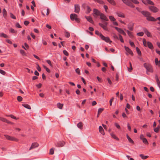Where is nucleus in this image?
<instances>
[{
	"instance_id": "f257e3e1",
	"label": "nucleus",
	"mask_w": 160,
	"mask_h": 160,
	"mask_svg": "<svg viewBox=\"0 0 160 160\" xmlns=\"http://www.w3.org/2000/svg\"><path fill=\"white\" fill-rule=\"evenodd\" d=\"M122 0L124 4L132 8H134V6L132 3L131 2H132L135 4H138L139 3V2L137 0Z\"/></svg>"
},
{
	"instance_id": "f03ea898",
	"label": "nucleus",
	"mask_w": 160,
	"mask_h": 160,
	"mask_svg": "<svg viewBox=\"0 0 160 160\" xmlns=\"http://www.w3.org/2000/svg\"><path fill=\"white\" fill-rule=\"evenodd\" d=\"M142 41L143 45L145 47L148 46L151 49H152L153 48L152 44L150 42H147L145 39H143Z\"/></svg>"
},
{
	"instance_id": "7ed1b4c3",
	"label": "nucleus",
	"mask_w": 160,
	"mask_h": 160,
	"mask_svg": "<svg viewBox=\"0 0 160 160\" xmlns=\"http://www.w3.org/2000/svg\"><path fill=\"white\" fill-rule=\"evenodd\" d=\"M144 66L147 69V72H153V70L152 66L150 65L147 64L145 63L144 64ZM147 73L148 74H149L148 72H147Z\"/></svg>"
},
{
	"instance_id": "20e7f679",
	"label": "nucleus",
	"mask_w": 160,
	"mask_h": 160,
	"mask_svg": "<svg viewBox=\"0 0 160 160\" xmlns=\"http://www.w3.org/2000/svg\"><path fill=\"white\" fill-rule=\"evenodd\" d=\"M147 20L149 21L155 22L157 20H158L159 22H158V24H160V17L157 18L156 19L155 18H154L150 16V15L148 16L147 18Z\"/></svg>"
},
{
	"instance_id": "39448f33",
	"label": "nucleus",
	"mask_w": 160,
	"mask_h": 160,
	"mask_svg": "<svg viewBox=\"0 0 160 160\" xmlns=\"http://www.w3.org/2000/svg\"><path fill=\"white\" fill-rule=\"evenodd\" d=\"M70 17L72 20H75L77 22H79V20L78 18V16L77 14H70Z\"/></svg>"
},
{
	"instance_id": "423d86ee",
	"label": "nucleus",
	"mask_w": 160,
	"mask_h": 160,
	"mask_svg": "<svg viewBox=\"0 0 160 160\" xmlns=\"http://www.w3.org/2000/svg\"><path fill=\"white\" fill-rule=\"evenodd\" d=\"M4 136L7 139L9 140L15 141L17 142L18 141V139L15 138L14 137H11L10 136L7 135H5Z\"/></svg>"
},
{
	"instance_id": "0eeeda50",
	"label": "nucleus",
	"mask_w": 160,
	"mask_h": 160,
	"mask_svg": "<svg viewBox=\"0 0 160 160\" xmlns=\"http://www.w3.org/2000/svg\"><path fill=\"white\" fill-rule=\"evenodd\" d=\"M100 37L102 40L105 41L106 42H109L110 43L112 42V41H110L109 38L105 37L102 34H100Z\"/></svg>"
},
{
	"instance_id": "6e6552de",
	"label": "nucleus",
	"mask_w": 160,
	"mask_h": 160,
	"mask_svg": "<svg viewBox=\"0 0 160 160\" xmlns=\"http://www.w3.org/2000/svg\"><path fill=\"white\" fill-rule=\"evenodd\" d=\"M65 144V142L63 141H59L55 144L56 147H63Z\"/></svg>"
},
{
	"instance_id": "1a4fd4ad",
	"label": "nucleus",
	"mask_w": 160,
	"mask_h": 160,
	"mask_svg": "<svg viewBox=\"0 0 160 160\" xmlns=\"http://www.w3.org/2000/svg\"><path fill=\"white\" fill-rule=\"evenodd\" d=\"M39 146V144L37 142H33L32 144V145L29 149V150L34 149L38 147Z\"/></svg>"
},
{
	"instance_id": "9d476101",
	"label": "nucleus",
	"mask_w": 160,
	"mask_h": 160,
	"mask_svg": "<svg viewBox=\"0 0 160 160\" xmlns=\"http://www.w3.org/2000/svg\"><path fill=\"white\" fill-rule=\"evenodd\" d=\"M149 8L151 11L154 12H156L158 11V9L156 7L153 6L149 7Z\"/></svg>"
},
{
	"instance_id": "9b49d317",
	"label": "nucleus",
	"mask_w": 160,
	"mask_h": 160,
	"mask_svg": "<svg viewBox=\"0 0 160 160\" xmlns=\"http://www.w3.org/2000/svg\"><path fill=\"white\" fill-rule=\"evenodd\" d=\"M142 2L145 4H147V3H148V4L152 5H154L153 2L150 0H146L145 1L144 0H142Z\"/></svg>"
},
{
	"instance_id": "f8f14e48",
	"label": "nucleus",
	"mask_w": 160,
	"mask_h": 160,
	"mask_svg": "<svg viewBox=\"0 0 160 160\" xmlns=\"http://www.w3.org/2000/svg\"><path fill=\"white\" fill-rule=\"evenodd\" d=\"M74 12L77 13H79L80 11V6L78 5L75 4L74 5Z\"/></svg>"
},
{
	"instance_id": "ddd939ff",
	"label": "nucleus",
	"mask_w": 160,
	"mask_h": 160,
	"mask_svg": "<svg viewBox=\"0 0 160 160\" xmlns=\"http://www.w3.org/2000/svg\"><path fill=\"white\" fill-rule=\"evenodd\" d=\"M82 7H83V8H85V7H86V13H89L91 11V9L90 8V7H89L88 6H86L85 4H83L82 5Z\"/></svg>"
},
{
	"instance_id": "4468645a",
	"label": "nucleus",
	"mask_w": 160,
	"mask_h": 160,
	"mask_svg": "<svg viewBox=\"0 0 160 160\" xmlns=\"http://www.w3.org/2000/svg\"><path fill=\"white\" fill-rule=\"evenodd\" d=\"M124 48L125 50L128 53L132 56L133 55V53L132 51L128 47L126 46H125Z\"/></svg>"
},
{
	"instance_id": "2eb2a0df",
	"label": "nucleus",
	"mask_w": 160,
	"mask_h": 160,
	"mask_svg": "<svg viewBox=\"0 0 160 160\" xmlns=\"http://www.w3.org/2000/svg\"><path fill=\"white\" fill-rule=\"evenodd\" d=\"M100 18L102 20H104L106 21H108V19L106 17L105 15L104 14L102 13H101L100 15Z\"/></svg>"
},
{
	"instance_id": "dca6fc26",
	"label": "nucleus",
	"mask_w": 160,
	"mask_h": 160,
	"mask_svg": "<svg viewBox=\"0 0 160 160\" xmlns=\"http://www.w3.org/2000/svg\"><path fill=\"white\" fill-rule=\"evenodd\" d=\"M141 13L145 16L147 18L148 16L150 15V13L149 12L145 11H142Z\"/></svg>"
},
{
	"instance_id": "f3484780",
	"label": "nucleus",
	"mask_w": 160,
	"mask_h": 160,
	"mask_svg": "<svg viewBox=\"0 0 160 160\" xmlns=\"http://www.w3.org/2000/svg\"><path fill=\"white\" fill-rule=\"evenodd\" d=\"M0 120H1L2 121L5 122H7V123H9V124H12L13 123L9 121L8 120L6 119L0 117Z\"/></svg>"
},
{
	"instance_id": "a211bd4d",
	"label": "nucleus",
	"mask_w": 160,
	"mask_h": 160,
	"mask_svg": "<svg viewBox=\"0 0 160 160\" xmlns=\"http://www.w3.org/2000/svg\"><path fill=\"white\" fill-rule=\"evenodd\" d=\"M93 12L94 14L93 15V16L95 17V16L94 14L96 15H100V14H101L100 12L97 9H94L93 10Z\"/></svg>"
},
{
	"instance_id": "6ab92c4d",
	"label": "nucleus",
	"mask_w": 160,
	"mask_h": 160,
	"mask_svg": "<svg viewBox=\"0 0 160 160\" xmlns=\"http://www.w3.org/2000/svg\"><path fill=\"white\" fill-rule=\"evenodd\" d=\"M116 14L119 17L124 18H125V16L124 14L120 12H116Z\"/></svg>"
},
{
	"instance_id": "aec40b11",
	"label": "nucleus",
	"mask_w": 160,
	"mask_h": 160,
	"mask_svg": "<svg viewBox=\"0 0 160 160\" xmlns=\"http://www.w3.org/2000/svg\"><path fill=\"white\" fill-rule=\"evenodd\" d=\"M144 31L145 33L147 35V36L148 37H151V35L150 32H149L147 29H144Z\"/></svg>"
},
{
	"instance_id": "412c9836",
	"label": "nucleus",
	"mask_w": 160,
	"mask_h": 160,
	"mask_svg": "<svg viewBox=\"0 0 160 160\" xmlns=\"http://www.w3.org/2000/svg\"><path fill=\"white\" fill-rule=\"evenodd\" d=\"M99 25L101 27H102L105 30L108 31V29L107 28L106 26H105L103 24L101 23H99Z\"/></svg>"
},
{
	"instance_id": "4be33fe9",
	"label": "nucleus",
	"mask_w": 160,
	"mask_h": 160,
	"mask_svg": "<svg viewBox=\"0 0 160 160\" xmlns=\"http://www.w3.org/2000/svg\"><path fill=\"white\" fill-rule=\"evenodd\" d=\"M99 132L102 134L104 135V130L102 126H100L99 128Z\"/></svg>"
},
{
	"instance_id": "5701e85b",
	"label": "nucleus",
	"mask_w": 160,
	"mask_h": 160,
	"mask_svg": "<svg viewBox=\"0 0 160 160\" xmlns=\"http://www.w3.org/2000/svg\"><path fill=\"white\" fill-rule=\"evenodd\" d=\"M85 18L89 22L91 23H93V21L91 17L86 16Z\"/></svg>"
},
{
	"instance_id": "b1692460",
	"label": "nucleus",
	"mask_w": 160,
	"mask_h": 160,
	"mask_svg": "<svg viewBox=\"0 0 160 160\" xmlns=\"http://www.w3.org/2000/svg\"><path fill=\"white\" fill-rule=\"evenodd\" d=\"M3 14L4 18H6L7 16V12L5 8L3 10Z\"/></svg>"
},
{
	"instance_id": "393cba45",
	"label": "nucleus",
	"mask_w": 160,
	"mask_h": 160,
	"mask_svg": "<svg viewBox=\"0 0 160 160\" xmlns=\"http://www.w3.org/2000/svg\"><path fill=\"white\" fill-rule=\"evenodd\" d=\"M77 127L80 129H82V122H79L77 124Z\"/></svg>"
},
{
	"instance_id": "a878e982",
	"label": "nucleus",
	"mask_w": 160,
	"mask_h": 160,
	"mask_svg": "<svg viewBox=\"0 0 160 160\" xmlns=\"http://www.w3.org/2000/svg\"><path fill=\"white\" fill-rule=\"evenodd\" d=\"M63 106V104H61L60 103H58L57 104V106L59 109H62V108Z\"/></svg>"
},
{
	"instance_id": "bb28decb",
	"label": "nucleus",
	"mask_w": 160,
	"mask_h": 160,
	"mask_svg": "<svg viewBox=\"0 0 160 160\" xmlns=\"http://www.w3.org/2000/svg\"><path fill=\"white\" fill-rule=\"evenodd\" d=\"M126 31L128 33V36L130 38H132L133 37V36L132 32H130L128 30H126Z\"/></svg>"
},
{
	"instance_id": "cd10ccee",
	"label": "nucleus",
	"mask_w": 160,
	"mask_h": 160,
	"mask_svg": "<svg viewBox=\"0 0 160 160\" xmlns=\"http://www.w3.org/2000/svg\"><path fill=\"white\" fill-rule=\"evenodd\" d=\"M110 3L113 5H116V3L114 0H107Z\"/></svg>"
},
{
	"instance_id": "c85d7f7f",
	"label": "nucleus",
	"mask_w": 160,
	"mask_h": 160,
	"mask_svg": "<svg viewBox=\"0 0 160 160\" xmlns=\"http://www.w3.org/2000/svg\"><path fill=\"white\" fill-rule=\"evenodd\" d=\"M115 28L120 33H122V32L123 31L121 29L118 28L117 27H115Z\"/></svg>"
},
{
	"instance_id": "c756f323",
	"label": "nucleus",
	"mask_w": 160,
	"mask_h": 160,
	"mask_svg": "<svg viewBox=\"0 0 160 160\" xmlns=\"http://www.w3.org/2000/svg\"><path fill=\"white\" fill-rule=\"evenodd\" d=\"M22 105L25 108H27L29 109H31V108L30 106L27 104H22Z\"/></svg>"
},
{
	"instance_id": "7c9ffc66",
	"label": "nucleus",
	"mask_w": 160,
	"mask_h": 160,
	"mask_svg": "<svg viewBox=\"0 0 160 160\" xmlns=\"http://www.w3.org/2000/svg\"><path fill=\"white\" fill-rule=\"evenodd\" d=\"M156 79L158 86L160 88V82L157 76H156Z\"/></svg>"
},
{
	"instance_id": "2f4dec72",
	"label": "nucleus",
	"mask_w": 160,
	"mask_h": 160,
	"mask_svg": "<svg viewBox=\"0 0 160 160\" xmlns=\"http://www.w3.org/2000/svg\"><path fill=\"white\" fill-rule=\"evenodd\" d=\"M140 156L141 158L142 159H146L148 157V156H144L142 154H140Z\"/></svg>"
},
{
	"instance_id": "473e14b6",
	"label": "nucleus",
	"mask_w": 160,
	"mask_h": 160,
	"mask_svg": "<svg viewBox=\"0 0 160 160\" xmlns=\"http://www.w3.org/2000/svg\"><path fill=\"white\" fill-rule=\"evenodd\" d=\"M127 137L128 140L130 142L132 143H134L133 141L129 137L128 134L127 135Z\"/></svg>"
},
{
	"instance_id": "72a5a7b5",
	"label": "nucleus",
	"mask_w": 160,
	"mask_h": 160,
	"mask_svg": "<svg viewBox=\"0 0 160 160\" xmlns=\"http://www.w3.org/2000/svg\"><path fill=\"white\" fill-rule=\"evenodd\" d=\"M128 28L130 30L132 31L133 30V25L129 24L128 25Z\"/></svg>"
},
{
	"instance_id": "f704fd0d",
	"label": "nucleus",
	"mask_w": 160,
	"mask_h": 160,
	"mask_svg": "<svg viewBox=\"0 0 160 160\" xmlns=\"http://www.w3.org/2000/svg\"><path fill=\"white\" fill-rule=\"evenodd\" d=\"M111 136L112 137V138H114V139H116L117 140H119V139H118V138H117V137L115 135H114V134H113V133H111Z\"/></svg>"
},
{
	"instance_id": "c9c22d12",
	"label": "nucleus",
	"mask_w": 160,
	"mask_h": 160,
	"mask_svg": "<svg viewBox=\"0 0 160 160\" xmlns=\"http://www.w3.org/2000/svg\"><path fill=\"white\" fill-rule=\"evenodd\" d=\"M129 64L130 66V68H128V69L129 72H131L132 69V64L131 62H129Z\"/></svg>"
},
{
	"instance_id": "e433bc0d",
	"label": "nucleus",
	"mask_w": 160,
	"mask_h": 160,
	"mask_svg": "<svg viewBox=\"0 0 160 160\" xmlns=\"http://www.w3.org/2000/svg\"><path fill=\"white\" fill-rule=\"evenodd\" d=\"M109 18L110 20L111 21H115L116 20V19L114 18V17L112 16H109Z\"/></svg>"
},
{
	"instance_id": "4c0bfd02",
	"label": "nucleus",
	"mask_w": 160,
	"mask_h": 160,
	"mask_svg": "<svg viewBox=\"0 0 160 160\" xmlns=\"http://www.w3.org/2000/svg\"><path fill=\"white\" fill-rule=\"evenodd\" d=\"M65 36L67 38H68L70 36V34L68 32L66 31L65 32Z\"/></svg>"
},
{
	"instance_id": "58836bf2",
	"label": "nucleus",
	"mask_w": 160,
	"mask_h": 160,
	"mask_svg": "<svg viewBox=\"0 0 160 160\" xmlns=\"http://www.w3.org/2000/svg\"><path fill=\"white\" fill-rule=\"evenodd\" d=\"M142 140L143 142L145 144H148V142L147 141V139L146 138H144Z\"/></svg>"
},
{
	"instance_id": "ea45409f",
	"label": "nucleus",
	"mask_w": 160,
	"mask_h": 160,
	"mask_svg": "<svg viewBox=\"0 0 160 160\" xmlns=\"http://www.w3.org/2000/svg\"><path fill=\"white\" fill-rule=\"evenodd\" d=\"M103 109H104L103 108H99L98 110V114H99L100 113H101L102 112L103 110Z\"/></svg>"
},
{
	"instance_id": "a19ab883",
	"label": "nucleus",
	"mask_w": 160,
	"mask_h": 160,
	"mask_svg": "<svg viewBox=\"0 0 160 160\" xmlns=\"http://www.w3.org/2000/svg\"><path fill=\"white\" fill-rule=\"evenodd\" d=\"M136 49L138 54L139 55H141V53L138 47H137Z\"/></svg>"
},
{
	"instance_id": "79ce46f5",
	"label": "nucleus",
	"mask_w": 160,
	"mask_h": 160,
	"mask_svg": "<svg viewBox=\"0 0 160 160\" xmlns=\"http://www.w3.org/2000/svg\"><path fill=\"white\" fill-rule=\"evenodd\" d=\"M17 100L19 102H21L22 100V98L21 97L18 96L17 97Z\"/></svg>"
},
{
	"instance_id": "37998d69",
	"label": "nucleus",
	"mask_w": 160,
	"mask_h": 160,
	"mask_svg": "<svg viewBox=\"0 0 160 160\" xmlns=\"http://www.w3.org/2000/svg\"><path fill=\"white\" fill-rule=\"evenodd\" d=\"M144 33L143 32H141L137 33V35L140 36H143Z\"/></svg>"
},
{
	"instance_id": "c03bdc74",
	"label": "nucleus",
	"mask_w": 160,
	"mask_h": 160,
	"mask_svg": "<svg viewBox=\"0 0 160 160\" xmlns=\"http://www.w3.org/2000/svg\"><path fill=\"white\" fill-rule=\"evenodd\" d=\"M10 17L14 19H16V18L15 16L12 13H10Z\"/></svg>"
},
{
	"instance_id": "a18cd8bd",
	"label": "nucleus",
	"mask_w": 160,
	"mask_h": 160,
	"mask_svg": "<svg viewBox=\"0 0 160 160\" xmlns=\"http://www.w3.org/2000/svg\"><path fill=\"white\" fill-rule=\"evenodd\" d=\"M119 39H120L121 42H124V41L123 40L122 37L120 35H119Z\"/></svg>"
},
{
	"instance_id": "49530a36",
	"label": "nucleus",
	"mask_w": 160,
	"mask_h": 160,
	"mask_svg": "<svg viewBox=\"0 0 160 160\" xmlns=\"http://www.w3.org/2000/svg\"><path fill=\"white\" fill-rule=\"evenodd\" d=\"M9 31L12 33H15L17 31H15L13 28H11L10 29Z\"/></svg>"
},
{
	"instance_id": "de8ad7c7",
	"label": "nucleus",
	"mask_w": 160,
	"mask_h": 160,
	"mask_svg": "<svg viewBox=\"0 0 160 160\" xmlns=\"http://www.w3.org/2000/svg\"><path fill=\"white\" fill-rule=\"evenodd\" d=\"M63 54L67 56H68V52L66 50H63Z\"/></svg>"
},
{
	"instance_id": "09e8293b",
	"label": "nucleus",
	"mask_w": 160,
	"mask_h": 160,
	"mask_svg": "<svg viewBox=\"0 0 160 160\" xmlns=\"http://www.w3.org/2000/svg\"><path fill=\"white\" fill-rule=\"evenodd\" d=\"M54 151L53 149L52 148L50 150V154L52 155L54 154Z\"/></svg>"
},
{
	"instance_id": "8fccbe9b",
	"label": "nucleus",
	"mask_w": 160,
	"mask_h": 160,
	"mask_svg": "<svg viewBox=\"0 0 160 160\" xmlns=\"http://www.w3.org/2000/svg\"><path fill=\"white\" fill-rule=\"evenodd\" d=\"M7 116H8V117H10L12 118H13V119H17V118H16V117H14V116H13L12 115H7Z\"/></svg>"
},
{
	"instance_id": "3c124183",
	"label": "nucleus",
	"mask_w": 160,
	"mask_h": 160,
	"mask_svg": "<svg viewBox=\"0 0 160 160\" xmlns=\"http://www.w3.org/2000/svg\"><path fill=\"white\" fill-rule=\"evenodd\" d=\"M75 71L78 74H80V71L79 68H77L76 69Z\"/></svg>"
},
{
	"instance_id": "603ef678",
	"label": "nucleus",
	"mask_w": 160,
	"mask_h": 160,
	"mask_svg": "<svg viewBox=\"0 0 160 160\" xmlns=\"http://www.w3.org/2000/svg\"><path fill=\"white\" fill-rule=\"evenodd\" d=\"M113 36L114 38L118 39H119L118 37L115 33H113Z\"/></svg>"
},
{
	"instance_id": "864d4df0",
	"label": "nucleus",
	"mask_w": 160,
	"mask_h": 160,
	"mask_svg": "<svg viewBox=\"0 0 160 160\" xmlns=\"http://www.w3.org/2000/svg\"><path fill=\"white\" fill-rule=\"evenodd\" d=\"M130 44L131 45V46L132 47H134L135 45L134 43L133 42H131V41H130L129 42Z\"/></svg>"
},
{
	"instance_id": "5fc2aeb1",
	"label": "nucleus",
	"mask_w": 160,
	"mask_h": 160,
	"mask_svg": "<svg viewBox=\"0 0 160 160\" xmlns=\"http://www.w3.org/2000/svg\"><path fill=\"white\" fill-rule=\"evenodd\" d=\"M46 62L48 64L50 65V66H51V67H52V64H51V61L50 60H47L46 61Z\"/></svg>"
},
{
	"instance_id": "6e6d98bb",
	"label": "nucleus",
	"mask_w": 160,
	"mask_h": 160,
	"mask_svg": "<svg viewBox=\"0 0 160 160\" xmlns=\"http://www.w3.org/2000/svg\"><path fill=\"white\" fill-rule=\"evenodd\" d=\"M0 73H1L2 75H4L5 74L6 72L0 69Z\"/></svg>"
},
{
	"instance_id": "4d7b16f0",
	"label": "nucleus",
	"mask_w": 160,
	"mask_h": 160,
	"mask_svg": "<svg viewBox=\"0 0 160 160\" xmlns=\"http://www.w3.org/2000/svg\"><path fill=\"white\" fill-rule=\"evenodd\" d=\"M114 99V98H112L110 100V105L111 106L112 105V102L113 101Z\"/></svg>"
},
{
	"instance_id": "13d9d810",
	"label": "nucleus",
	"mask_w": 160,
	"mask_h": 160,
	"mask_svg": "<svg viewBox=\"0 0 160 160\" xmlns=\"http://www.w3.org/2000/svg\"><path fill=\"white\" fill-rule=\"evenodd\" d=\"M127 127L128 130L130 131H131V128L130 126V124L129 123H128L127 124Z\"/></svg>"
},
{
	"instance_id": "bf43d9fd",
	"label": "nucleus",
	"mask_w": 160,
	"mask_h": 160,
	"mask_svg": "<svg viewBox=\"0 0 160 160\" xmlns=\"http://www.w3.org/2000/svg\"><path fill=\"white\" fill-rule=\"evenodd\" d=\"M29 22L27 21H25L24 22V24L25 25L27 26L29 24Z\"/></svg>"
},
{
	"instance_id": "052dcab7",
	"label": "nucleus",
	"mask_w": 160,
	"mask_h": 160,
	"mask_svg": "<svg viewBox=\"0 0 160 160\" xmlns=\"http://www.w3.org/2000/svg\"><path fill=\"white\" fill-rule=\"evenodd\" d=\"M16 26L18 28H21V26L18 23H17L16 24Z\"/></svg>"
},
{
	"instance_id": "680f3d73",
	"label": "nucleus",
	"mask_w": 160,
	"mask_h": 160,
	"mask_svg": "<svg viewBox=\"0 0 160 160\" xmlns=\"http://www.w3.org/2000/svg\"><path fill=\"white\" fill-rule=\"evenodd\" d=\"M159 131V128L157 127L154 129V131L156 132H158Z\"/></svg>"
},
{
	"instance_id": "e2e57ef3",
	"label": "nucleus",
	"mask_w": 160,
	"mask_h": 160,
	"mask_svg": "<svg viewBox=\"0 0 160 160\" xmlns=\"http://www.w3.org/2000/svg\"><path fill=\"white\" fill-rule=\"evenodd\" d=\"M20 53L22 54V55H24L25 54V52L23 50H20Z\"/></svg>"
},
{
	"instance_id": "0e129e2a",
	"label": "nucleus",
	"mask_w": 160,
	"mask_h": 160,
	"mask_svg": "<svg viewBox=\"0 0 160 160\" xmlns=\"http://www.w3.org/2000/svg\"><path fill=\"white\" fill-rule=\"evenodd\" d=\"M76 93L78 94V95H79L80 94V91L78 90V89H77L76 91Z\"/></svg>"
},
{
	"instance_id": "69168bd1",
	"label": "nucleus",
	"mask_w": 160,
	"mask_h": 160,
	"mask_svg": "<svg viewBox=\"0 0 160 160\" xmlns=\"http://www.w3.org/2000/svg\"><path fill=\"white\" fill-rule=\"evenodd\" d=\"M37 69L38 70V71L39 72L41 70V68L38 65V66L37 67Z\"/></svg>"
},
{
	"instance_id": "338daca9",
	"label": "nucleus",
	"mask_w": 160,
	"mask_h": 160,
	"mask_svg": "<svg viewBox=\"0 0 160 160\" xmlns=\"http://www.w3.org/2000/svg\"><path fill=\"white\" fill-rule=\"evenodd\" d=\"M107 80L108 81V83L110 84H111L112 83V82L111 80H110V79L109 78H108L107 79Z\"/></svg>"
},
{
	"instance_id": "774afa93",
	"label": "nucleus",
	"mask_w": 160,
	"mask_h": 160,
	"mask_svg": "<svg viewBox=\"0 0 160 160\" xmlns=\"http://www.w3.org/2000/svg\"><path fill=\"white\" fill-rule=\"evenodd\" d=\"M126 157L128 159H129V160H134V159L132 158H129L130 157L129 156H128V155H127L126 156Z\"/></svg>"
}]
</instances>
